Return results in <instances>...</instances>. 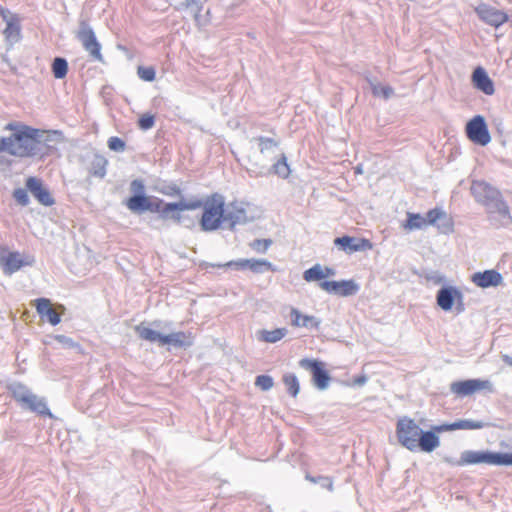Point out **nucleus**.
I'll use <instances>...</instances> for the list:
<instances>
[{
	"instance_id": "1",
	"label": "nucleus",
	"mask_w": 512,
	"mask_h": 512,
	"mask_svg": "<svg viewBox=\"0 0 512 512\" xmlns=\"http://www.w3.org/2000/svg\"><path fill=\"white\" fill-rule=\"evenodd\" d=\"M44 131L33 127H21L17 133L0 136V153L17 158H42L46 154Z\"/></svg>"
},
{
	"instance_id": "2",
	"label": "nucleus",
	"mask_w": 512,
	"mask_h": 512,
	"mask_svg": "<svg viewBox=\"0 0 512 512\" xmlns=\"http://www.w3.org/2000/svg\"><path fill=\"white\" fill-rule=\"evenodd\" d=\"M396 437L404 448L411 452L420 450L430 453L440 446V438L434 426L424 431L414 419L403 416L396 423Z\"/></svg>"
},
{
	"instance_id": "3",
	"label": "nucleus",
	"mask_w": 512,
	"mask_h": 512,
	"mask_svg": "<svg viewBox=\"0 0 512 512\" xmlns=\"http://www.w3.org/2000/svg\"><path fill=\"white\" fill-rule=\"evenodd\" d=\"M444 461L453 466L477 464L512 466V453L496 452L491 450H465L461 452L458 460L446 457Z\"/></svg>"
},
{
	"instance_id": "4",
	"label": "nucleus",
	"mask_w": 512,
	"mask_h": 512,
	"mask_svg": "<svg viewBox=\"0 0 512 512\" xmlns=\"http://www.w3.org/2000/svg\"><path fill=\"white\" fill-rule=\"evenodd\" d=\"M7 389L23 410L35 413L41 417L54 418L45 397L34 394L25 384L15 381L9 384Z\"/></svg>"
},
{
	"instance_id": "5",
	"label": "nucleus",
	"mask_w": 512,
	"mask_h": 512,
	"mask_svg": "<svg viewBox=\"0 0 512 512\" xmlns=\"http://www.w3.org/2000/svg\"><path fill=\"white\" fill-rule=\"evenodd\" d=\"M225 199L219 193H213L206 197L203 213L199 220L201 230L212 232L220 229L225 224Z\"/></svg>"
},
{
	"instance_id": "6",
	"label": "nucleus",
	"mask_w": 512,
	"mask_h": 512,
	"mask_svg": "<svg viewBox=\"0 0 512 512\" xmlns=\"http://www.w3.org/2000/svg\"><path fill=\"white\" fill-rule=\"evenodd\" d=\"M135 331L138 336L151 343L157 342L159 346L171 345L175 348H189L194 344V338L191 333L184 331L172 332L167 335H163L158 331H155L143 324L137 325Z\"/></svg>"
},
{
	"instance_id": "7",
	"label": "nucleus",
	"mask_w": 512,
	"mask_h": 512,
	"mask_svg": "<svg viewBox=\"0 0 512 512\" xmlns=\"http://www.w3.org/2000/svg\"><path fill=\"white\" fill-rule=\"evenodd\" d=\"M76 38L81 42L84 50L89 54L91 59L104 63V58L101 53V44L97 40L93 28L86 20L80 21Z\"/></svg>"
},
{
	"instance_id": "8",
	"label": "nucleus",
	"mask_w": 512,
	"mask_h": 512,
	"mask_svg": "<svg viewBox=\"0 0 512 512\" xmlns=\"http://www.w3.org/2000/svg\"><path fill=\"white\" fill-rule=\"evenodd\" d=\"M484 207L488 214V220L494 227H505L512 222L509 206L503 199L502 194L497 197V200L488 202Z\"/></svg>"
},
{
	"instance_id": "9",
	"label": "nucleus",
	"mask_w": 512,
	"mask_h": 512,
	"mask_svg": "<svg viewBox=\"0 0 512 512\" xmlns=\"http://www.w3.org/2000/svg\"><path fill=\"white\" fill-rule=\"evenodd\" d=\"M482 390L492 393L494 391L492 383L484 379H467L450 384V392L460 397L470 396Z\"/></svg>"
},
{
	"instance_id": "10",
	"label": "nucleus",
	"mask_w": 512,
	"mask_h": 512,
	"mask_svg": "<svg viewBox=\"0 0 512 512\" xmlns=\"http://www.w3.org/2000/svg\"><path fill=\"white\" fill-rule=\"evenodd\" d=\"M465 131L468 139L476 145L486 146L491 141L485 118L481 115H476L469 120Z\"/></svg>"
},
{
	"instance_id": "11",
	"label": "nucleus",
	"mask_w": 512,
	"mask_h": 512,
	"mask_svg": "<svg viewBox=\"0 0 512 512\" xmlns=\"http://www.w3.org/2000/svg\"><path fill=\"white\" fill-rule=\"evenodd\" d=\"M299 366L312 374V381L317 389L325 390L328 388L330 375L323 362L317 359L303 358L299 361Z\"/></svg>"
},
{
	"instance_id": "12",
	"label": "nucleus",
	"mask_w": 512,
	"mask_h": 512,
	"mask_svg": "<svg viewBox=\"0 0 512 512\" xmlns=\"http://www.w3.org/2000/svg\"><path fill=\"white\" fill-rule=\"evenodd\" d=\"M35 262L34 256L22 257L18 251H10L6 256L0 255V267L6 276H11L25 266H33Z\"/></svg>"
},
{
	"instance_id": "13",
	"label": "nucleus",
	"mask_w": 512,
	"mask_h": 512,
	"mask_svg": "<svg viewBox=\"0 0 512 512\" xmlns=\"http://www.w3.org/2000/svg\"><path fill=\"white\" fill-rule=\"evenodd\" d=\"M34 307L41 319H46L52 326H56L61 322V313L65 311L62 304L53 307L52 302L48 298H37L34 300Z\"/></svg>"
},
{
	"instance_id": "14",
	"label": "nucleus",
	"mask_w": 512,
	"mask_h": 512,
	"mask_svg": "<svg viewBox=\"0 0 512 512\" xmlns=\"http://www.w3.org/2000/svg\"><path fill=\"white\" fill-rule=\"evenodd\" d=\"M475 12L483 22L495 28H499L509 19L506 12L484 3L478 5Z\"/></svg>"
},
{
	"instance_id": "15",
	"label": "nucleus",
	"mask_w": 512,
	"mask_h": 512,
	"mask_svg": "<svg viewBox=\"0 0 512 512\" xmlns=\"http://www.w3.org/2000/svg\"><path fill=\"white\" fill-rule=\"evenodd\" d=\"M86 169L91 176L103 179L107 174L108 160L95 149H90L83 157Z\"/></svg>"
},
{
	"instance_id": "16",
	"label": "nucleus",
	"mask_w": 512,
	"mask_h": 512,
	"mask_svg": "<svg viewBox=\"0 0 512 512\" xmlns=\"http://www.w3.org/2000/svg\"><path fill=\"white\" fill-rule=\"evenodd\" d=\"M6 27L3 30L5 39L6 50H11L15 44L19 43L22 39V26L21 19L18 14H13L4 20Z\"/></svg>"
},
{
	"instance_id": "17",
	"label": "nucleus",
	"mask_w": 512,
	"mask_h": 512,
	"mask_svg": "<svg viewBox=\"0 0 512 512\" xmlns=\"http://www.w3.org/2000/svg\"><path fill=\"white\" fill-rule=\"evenodd\" d=\"M471 194L476 202L485 206L488 202L497 200V197L502 193L485 181H473L471 184Z\"/></svg>"
},
{
	"instance_id": "18",
	"label": "nucleus",
	"mask_w": 512,
	"mask_h": 512,
	"mask_svg": "<svg viewBox=\"0 0 512 512\" xmlns=\"http://www.w3.org/2000/svg\"><path fill=\"white\" fill-rule=\"evenodd\" d=\"M334 245L348 254L372 248V243L368 239L355 238L348 235L335 238Z\"/></svg>"
},
{
	"instance_id": "19",
	"label": "nucleus",
	"mask_w": 512,
	"mask_h": 512,
	"mask_svg": "<svg viewBox=\"0 0 512 512\" xmlns=\"http://www.w3.org/2000/svg\"><path fill=\"white\" fill-rule=\"evenodd\" d=\"M129 189L132 195L125 201V205L134 213L149 196L146 195V187L141 179L132 180Z\"/></svg>"
},
{
	"instance_id": "20",
	"label": "nucleus",
	"mask_w": 512,
	"mask_h": 512,
	"mask_svg": "<svg viewBox=\"0 0 512 512\" xmlns=\"http://www.w3.org/2000/svg\"><path fill=\"white\" fill-rule=\"evenodd\" d=\"M427 225H433L442 233H450L453 231V222L447 213L441 208H434L426 214Z\"/></svg>"
},
{
	"instance_id": "21",
	"label": "nucleus",
	"mask_w": 512,
	"mask_h": 512,
	"mask_svg": "<svg viewBox=\"0 0 512 512\" xmlns=\"http://www.w3.org/2000/svg\"><path fill=\"white\" fill-rule=\"evenodd\" d=\"M462 292L454 286H443L436 295L438 306L444 311H450L455 301H462Z\"/></svg>"
},
{
	"instance_id": "22",
	"label": "nucleus",
	"mask_w": 512,
	"mask_h": 512,
	"mask_svg": "<svg viewBox=\"0 0 512 512\" xmlns=\"http://www.w3.org/2000/svg\"><path fill=\"white\" fill-rule=\"evenodd\" d=\"M27 190L37 199V201L44 206H51L54 204V199L49 190L44 187L42 181L36 177H29L26 180Z\"/></svg>"
},
{
	"instance_id": "23",
	"label": "nucleus",
	"mask_w": 512,
	"mask_h": 512,
	"mask_svg": "<svg viewBox=\"0 0 512 512\" xmlns=\"http://www.w3.org/2000/svg\"><path fill=\"white\" fill-rule=\"evenodd\" d=\"M489 424L483 421L460 419L453 423H445L441 425H434L437 433L454 430H476L488 427Z\"/></svg>"
},
{
	"instance_id": "24",
	"label": "nucleus",
	"mask_w": 512,
	"mask_h": 512,
	"mask_svg": "<svg viewBox=\"0 0 512 512\" xmlns=\"http://www.w3.org/2000/svg\"><path fill=\"white\" fill-rule=\"evenodd\" d=\"M472 282L480 288L497 287L502 284L503 277L501 273L494 269L476 272L472 275Z\"/></svg>"
},
{
	"instance_id": "25",
	"label": "nucleus",
	"mask_w": 512,
	"mask_h": 512,
	"mask_svg": "<svg viewBox=\"0 0 512 512\" xmlns=\"http://www.w3.org/2000/svg\"><path fill=\"white\" fill-rule=\"evenodd\" d=\"M471 80L473 86L477 90L483 92L486 95L494 94V83L489 77L487 71L483 67L478 66L474 69V71L472 72Z\"/></svg>"
},
{
	"instance_id": "26",
	"label": "nucleus",
	"mask_w": 512,
	"mask_h": 512,
	"mask_svg": "<svg viewBox=\"0 0 512 512\" xmlns=\"http://www.w3.org/2000/svg\"><path fill=\"white\" fill-rule=\"evenodd\" d=\"M291 324L296 327H305L308 329L319 330L321 320L310 315H303L298 309H291Z\"/></svg>"
},
{
	"instance_id": "27",
	"label": "nucleus",
	"mask_w": 512,
	"mask_h": 512,
	"mask_svg": "<svg viewBox=\"0 0 512 512\" xmlns=\"http://www.w3.org/2000/svg\"><path fill=\"white\" fill-rule=\"evenodd\" d=\"M291 173L290 166L287 163V157L285 153H281L279 157H276V162L271 165L267 172L260 171L257 176H265L267 174H274L282 179H287Z\"/></svg>"
},
{
	"instance_id": "28",
	"label": "nucleus",
	"mask_w": 512,
	"mask_h": 512,
	"mask_svg": "<svg viewBox=\"0 0 512 512\" xmlns=\"http://www.w3.org/2000/svg\"><path fill=\"white\" fill-rule=\"evenodd\" d=\"M252 141L258 143L259 151L265 158H276V150L278 149L279 142L273 138L258 136L254 137Z\"/></svg>"
},
{
	"instance_id": "29",
	"label": "nucleus",
	"mask_w": 512,
	"mask_h": 512,
	"mask_svg": "<svg viewBox=\"0 0 512 512\" xmlns=\"http://www.w3.org/2000/svg\"><path fill=\"white\" fill-rule=\"evenodd\" d=\"M248 222L246 210L241 207H233L231 211H225V223L233 230L236 225H243Z\"/></svg>"
},
{
	"instance_id": "30",
	"label": "nucleus",
	"mask_w": 512,
	"mask_h": 512,
	"mask_svg": "<svg viewBox=\"0 0 512 512\" xmlns=\"http://www.w3.org/2000/svg\"><path fill=\"white\" fill-rule=\"evenodd\" d=\"M427 226L426 218L419 213H407V219L403 228L409 231L419 230Z\"/></svg>"
},
{
	"instance_id": "31",
	"label": "nucleus",
	"mask_w": 512,
	"mask_h": 512,
	"mask_svg": "<svg viewBox=\"0 0 512 512\" xmlns=\"http://www.w3.org/2000/svg\"><path fill=\"white\" fill-rule=\"evenodd\" d=\"M247 269L257 274H262L266 271H275L271 262L265 259H247Z\"/></svg>"
},
{
	"instance_id": "32",
	"label": "nucleus",
	"mask_w": 512,
	"mask_h": 512,
	"mask_svg": "<svg viewBox=\"0 0 512 512\" xmlns=\"http://www.w3.org/2000/svg\"><path fill=\"white\" fill-rule=\"evenodd\" d=\"M367 81L370 85L372 94L376 97L389 99L394 94V89L390 86H382L379 82L371 78H367Z\"/></svg>"
},
{
	"instance_id": "33",
	"label": "nucleus",
	"mask_w": 512,
	"mask_h": 512,
	"mask_svg": "<svg viewBox=\"0 0 512 512\" xmlns=\"http://www.w3.org/2000/svg\"><path fill=\"white\" fill-rule=\"evenodd\" d=\"M164 204V200L160 198H155L154 200H152L151 197H148V199L139 208H137V210L134 213L142 214L146 211H149L152 213L159 214Z\"/></svg>"
},
{
	"instance_id": "34",
	"label": "nucleus",
	"mask_w": 512,
	"mask_h": 512,
	"mask_svg": "<svg viewBox=\"0 0 512 512\" xmlns=\"http://www.w3.org/2000/svg\"><path fill=\"white\" fill-rule=\"evenodd\" d=\"M259 339L267 343H276L281 340L286 334V328H277L274 330H261Z\"/></svg>"
},
{
	"instance_id": "35",
	"label": "nucleus",
	"mask_w": 512,
	"mask_h": 512,
	"mask_svg": "<svg viewBox=\"0 0 512 512\" xmlns=\"http://www.w3.org/2000/svg\"><path fill=\"white\" fill-rule=\"evenodd\" d=\"M51 68L56 79H63L68 73V62L63 57H56L52 62Z\"/></svg>"
},
{
	"instance_id": "36",
	"label": "nucleus",
	"mask_w": 512,
	"mask_h": 512,
	"mask_svg": "<svg viewBox=\"0 0 512 512\" xmlns=\"http://www.w3.org/2000/svg\"><path fill=\"white\" fill-rule=\"evenodd\" d=\"M282 380L286 386L287 392L292 397H296L300 391V384L296 375L293 373H286L283 375Z\"/></svg>"
},
{
	"instance_id": "37",
	"label": "nucleus",
	"mask_w": 512,
	"mask_h": 512,
	"mask_svg": "<svg viewBox=\"0 0 512 512\" xmlns=\"http://www.w3.org/2000/svg\"><path fill=\"white\" fill-rule=\"evenodd\" d=\"M360 287L354 280H341L339 296L348 297L356 295Z\"/></svg>"
},
{
	"instance_id": "38",
	"label": "nucleus",
	"mask_w": 512,
	"mask_h": 512,
	"mask_svg": "<svg viewBox=\"0 0 512 512\" xmlns=\"http://www.w3.org/2000/svg\"><path fill=\"white\" fill-rule=\"evenodd\" d=\"M303 279L307 282H314L324 279L323 267L320 264H315L303 273Z\"/></svg>"
},
{
	"instance_id": "39",
	"label": "nucleus",
	"mask_w": 512,
	"mask_h": 512,
	"mask_svg": "<svg viewBox=\"0 0 512 512\" xmlns=\"http://www.w3.org/2000/svg\"><path fill=\"white\" fill-rule=\"evenodd\" d=\"M178 207L180 211H187V210H196L198 208H203L206 203V198L202 199H191V200H185L182 199L177 202Z\"/></svg>"
},
{
	"instance_id": "40",
	"label": "nucleus",
	"mask_w": 512,
	"mask_h": 512,
	"mask_svg": "<svg viewBox=\"0 0 512 512\" xmlns=\"http://www.w3.org/2000/svg\"><path fill=\"white\" fill-rule=\"evenodd\" d=\"M247 264H248L247 259H238V260L228 261V262H226L224 264L209 263L207 265L210 266V267H213V268L226 267V268H233L235 270H245V269H247Z\"/></svg>"
},
{
	"instance_id": "41",
	"label": "nucleus",
	"mask_w": 512,
	"mask_h": 512,
	"mask_svg": "<svg viewBox=\"0 0 512 512\" xmlns=\"http://www.w3.org/2000/svg\"><path fill=\"white\" fill-rule=\"evenodd\" d=\"M27 191H28L27 188L26 189L16 188L13 191V194H12L13 198L20 206L25 207V206H28L30 203V199H29Z\"/></svg>"
},
{
	"instance_id": "42",
	"label": "nucleus",
	"mask_w": 512,
	"mask_h": 512,
	"mask_svg": "<svg viewBox=\"0 0 512 512\" xmlns=\"http://www.w3.org/2000/svg\"><path fill=\"white\" fill-rule=\"evenodd\" d=\"M319 287L330 293V294H334V295H337L339 296V292H340V281H328V280H325V281H322L319 283Z\"/></svg>"
},
{
	"instance_id": "43",
	"label": "nucleus",
	"mask_w": 512,
	"mask_h": 512,
	"mask_svg": "<svg viewBox=\"0 0 512 512\" xmlns=\"http://www.w3.org/2000/svg\"><path fill=\"white\" fill-rule=\"evenodd\" d=\"M174 211H180L177 202L165 203L159 213L158 218L161 220H164V221L168 220V219H170L171 212H174Z\"/></svg>"
},
{
	"instance_id": "44",
	"label": "nucleus",
	"mask_w": 512,
	"mask_h": 512,
	"mask_svg": "<svg viewBox=\"0 0 512 512\" xmlns=\"http://www.w3.org/2000/svg\"><path fill=\"white\" fill-rule=\"evenodd\" d=\"M137 74L140 79H142L144 81H148V82L153 81L156 76L155 69L151 66H149V67L139 66L137 69Z\"/></svg>"
},
{
	"instance_id": "45",
	"label": "nucleus",
	"mask_w": 512,
	"mask_h": 512,
	"mask_svg": "<svg viewBox=\"0 0 512 512\" xmlns=\"http://www.w3.org/2000/svg\"><path fill=\"white\" fill-rule=\"evenodd\" d=\"M108 148L115 152H123L126 148L124 140L117 136H112L107 141Z\"/></svg>"
},
{
	"instance_id": "46",
	"label": "nucleus",
	"mask_w": 512,
	"mask_h": 512,
	"mask_svg": "<svg viewBox=\"0 0 512 512\" xmlns=\"http://www.w3.org/2000/svg\"><path fill=\"white\" fill-rule=\"evenodd\" d=\"M255 385L263 391H268L274 385L273 378L269 375H259L256 377Z\"/></svg>"
},
{
	"instance_id": "47",
	"label": "nucleus",
	"mask_w": 512,
	"mask_h": 512,
	"mask_svg": "<svg viewBox=\"0 0 512 512\" xmlns=\"http://www.w3.org/2000/svg\"><path fill=\"white\" fill-rule=\"evenodd\" d=\"M154 124H155V117H154V115L149 114V113L143 114L138 119V126L140 129H142L144 131L151 129L154 126Z\"/></svg>"
},
{
	"instance_id": "48",
	"label": "nucleus",
	"mask_w": 512,
	"mask_h": 512,
	"mask_svg": "<svg viewBox=\"0 0 512 512\" xmlns=\"http://www.w3.org/2000/svg\"><path fill=\"white\" fill-rule=\"evenodd\" d=\"M271 245V239H255L252 242L251 247L259 253H265Z\"/></svg>"
},
{
	"instance_id": "49",
	"label": "nucleus",
	"mask_w": 512,
	"mask_h": 512,
	"mask_svg": "<svg viewBox=\"0 0 512 512\" xmlns=\"http://www.w3.org/2000/svg\"><path fill=\"white\" fill-rule=\"evenodd\" d=\"M184 5L190 9V12L197 18L203 9V5L200 0H185Z\"/></svg>"
},
{
	"instance_id": "50",
	"label": "nucleus",
	"mask_w": 512,
	"mask_h": 512,
	"mask_svg": "<svg viewBox=\"0 0 512 512\" xmlns=\"http://www.w3.org/2000/svg\"><path fill=\"white\" fill-rule=\"evenodd\" d=\"M54 339L66 348H79V344L76 343L72 338L67 337L65 335H56Z\"/></svg>"
},
{
	"instance_id": "51",
	"label": "nucleus",
	"mask_w": 512,
	"mask_h": 512,
	"mask_svg": "<svg viewBox=\"0 0 512 512\" xmlns=\"http://www.w3.org/2000/svg\"><path fill=\"white\" fill-rule=\"evenodd\" d=\"M163 194L168 196L181 195V189L176 184L168 185L164 190L161 191Z\"/></svg>"
},
{
	"instance_id": "52",
	"label": "nucleus",
	"mask_w": 512,
	"mask_h": 512,
	"mask_svg": "<svg viewBox=\"0 0 512 512\" xmlns=\"http://www.w3.org/2000/svg\"><path fill=\"white\" fill-rule=\"evenodd\" d=\"M21 127H29L26 124L20 122H10L6 124L5 130L11 131L12 133H17V131L21 130Z\"/></svg>"
},
{
	"instance_id": "53",
	"label": "nucleus",
	"mask_w": 512,
	"mask_h": 512,
	"mask_svg": "<svg viewBox=\"0 0 512 512\" xmlns=\"http://www.w3.org/2000/svg\"><path fill=\"white\" fill-rule=\"evenodd\" d=\"M179 225H182L187 229H192L195 227V220L188 215H183L182 221L180 222Z\"/></svg>"
},
{
	"instance_id": "54",
	"label": "nucleus",
	"mask_w": 512,
	"mask_h": 512,
	"mask_svg": "<svg viewBox=\"0 0 512 512\" xmlns=\"http://www.w3.org/2000/svg\"><path fill=\"white\" fill-rule=\"evenodd\" d=\"M367 381H368V377L365 374H362V375L354 377L352 384L354 386H363L367 383Z\"/></svg>"
},
{
	"instance_id": "55",
	"label": "nucleus",
	"mask_w": 512,
	"mask_h": 512,
	"mask_svg": "<svg viewBox=\"0 0 512 512\" xmlns=\"http://www.w3.org/2000/svg\"><path fill=\"white\" fill-rule=\"evenodd\" d=\"M14 13L11 12L9 9L3 7L2 5H0V16L1 18L4 20H6L8 17H10L11 15H13Z\"/></svg>"
},
{
	"instance_id": "56",
	"label": "nucleus",
	"mask_w": 512,
	"mask_h": 512,
	"mask_svg": "<svg viewBox=\"0 0 512 512\" xmlns=\"http://www.w3.org/2000/svg\"><path fill=\"white\" fill-rule=\"evenodd\" d=\"M181 211H174V212H171V216H170V219L172 221H174L175 223L177 224H180V222L182 221V217L183 215L180 213Z\"/></svg>"
},
{
	"instance_id": "57",
	"label": "nucleus",
	"mask_w": 512,
	"mask_h": 512,
	"mask_svg": "<svg viewBox=\"0 0 512 512\" xmlns=\"http://www.w3.org/2000/svg\"><path fill=\"white\" fill-rule=\"evenodd\" d=\"M324 279L335 275V270L330 267L323 268Z\"/></svg>"
},
{
	"instance_id": "58",
	"label": "nucleus",
	"mask_w": 512,
	"mask_h": 512,
	"mask_svg": "<svg viewBox=\"0 0 512 512\" xmlns=\"http://www.w3.org/2000/svg\"><path fill=\"white\" fill-rule=\"evenodd\" d=\"M456 303V311L457 313H462L465 310L463 300L462 301H455Z\"/></svg>"
},
{
	"instance_id": "59",
	"label": "nucleus",
	"mask_w": 512,
	"mask_h": 512,
	"mask_svg": "<svg viewBox=\"0 0 512 512\" xmlns=\"http://www.w3.org/2000/svg\"><path fill=\"white\" fill-rule=\"evenodd\" d=\"M502 360H503L506 364H508V365L512 366V357H511V356H509V355L505 354V355H503V356H502Z\"/></svg>"
},
{
	"instance_id": "60",
	"label": "nucleus",
	"mask_w": 512,
	"mask_h": 512,
	"mask_svg": "<svg viewBox=\"0 0 512 512\" xmlns=\"http://www.w3.org/2000/svg\"><path fill=\"white\" fill-rule=\"evenodd\" d=\"M306 478L309 479L312 482H316V480L313 477H310L309 475H307Z\"/></svg>"
},
{
	"instance_id": "61",
	"label": "nucleus",
	"mask_w": 512,
	"mask_h": 512,
	"mask_svg": "<svg viewBox=\"0 0 512 512\" xmlns=\"http://www.w3.org/2000/svg\"><path fill=\"white\" fill-rule=\"evenodd\" d=\"M355 172H356V173H361V172H362L361 167H359V166H358V167L356 168V171H355Z\"/></svg>"
},
{
	"instance_id": "62",
	"label": "nucleus",
	"mask_w": 512,
	"mask_h": 512,
	"mask_svg": "<svg viewBox=\"0 0 512 512\" xmlns=\"http://www.w3.org/2000/svg\"><path fill=\"white\" fill-rule=\"evenodd\" d=\"M169 325V323H166L163 328H167Z\"/></svg>"
},
{
	"instance_id": "63",
	"label": "nucleus",
	"mask_w": 512,
	"mask_h": 512,
	"mask_svg": "<svg viewBox=\"0 0 512 512\" xmlns=\"http://www.w3.org/2000/svg\"><path fill=\"white\" fill-rule=\"evenodd\" d=\"M329 489L332 490V483H329Z\"/></svg>"
},
{
	"instance_id": "64",
	"label": "nucleus",
	"mask_w": 512,
	"mask_h": 512,
	"mask_svg": "<svg viewBox=\"0 0 512 512\" xmlns=\"http://www.w3.org/2000/svg\"><path fill=\"white\" fill-rule=\"evenodd\" d=\"M3 163H4V161H3V160H0V164H3Z\"/></svg>"
}]
</instances>
